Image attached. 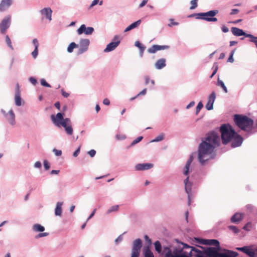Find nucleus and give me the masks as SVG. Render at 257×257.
I'll use <instances>...</instances> for the list:
<instances>
[{"mask_svg": "<svg viewBox=\"0 0 257 257\" xmlns=\"http://www.w3.org/2000/svg\"><path fill=\"white\" fill-rule=\"evenodd\" d=\"M155 66L158 69H162L166 66V59L164 58H162L156 61Z\"/></svg>", "mask_w": 257, "mask_h": 257, "instance_id": "nucleus-27", "label": "nucleus"}, {"mask_svg": "<svg viewBox=\"0 0 257 257\" xmlns=\"http://www.w3.org/2000/svg\"><path fill=\"white\" fill-rule=\"evenodd\" d=\"M239 12V10L238 9H234L231 10L230 13L231 15L237 14Z\"/></svg>", "mask_w": 257, "mask_h": 257, "instance_id": "nucleus-59", "label": "nucleus"}, {"mask_svg": "<svg viewBox=\"0 0 257 257\" xmlns=\"http://www.w3.org/2000/svg\"><path fill=\"white\" fill-rule=\"evenodd\" d=\"M29 81L33 85H36V83H37V80L35 78H34V77H30L29 78Z\"/></svg>", "mask_w": 257, "mask_h": 257, "instance_id": "nucleus-55", "label": "nucleus"}, {"mask_svg": "<svg viewBox=\"0 0 257 257\" xmlns=\"http://www.w3.org/2000/svg\"><path fill=\"white\" fill-rule=\"evenodd\" d=\"M143 138V137H141V136L138 137L136 140L133 141L131 145L133 146V145H135V144L139 143L140 141H141L142 140Z\"/></svg>", "mask_w": 257, "mask_h": 257, "instance_id": "nucleus-45", "label": "nucleus"}, {"mask_svg": "<svg viewBox=\"0 0 257 257\" xmlns=\"http://www.w3.org/2000/svg\"><path fill=\"white\" fill-rule=\"evenodd\" d=\"M181 250H174L173 253L168 247H165L163 250V253H165V257H190L189 255L183 253L179 254Z\"/></svg>", "mask_w": 257, "mask_h": 257, "instance_id": "nucleus-8", "label": "nucleus"}, {"mask_svg": "<svg viewBox=\"0 0 257 257\" xmlns=\"http://www.w3.org/2000/svg\"><path fill=\"white\" fill-rule=\"evenodd\" d=\"M41 84L42 85V86H45V87H51V85L48 83L46 80L44 79H42L41 80Z\"/></svg>", "mask_w": 257, "mask_h": 257, "instance_id": "nucleus-46", "label": "nucleus"}, {"mask_svg": "<svg viewBox=\"0 0 257 257\" xmlns=\"http://www.w3.org/2000/svg\"><path fill=\"white\" fill-rule=\"evenodd\" d=\"M62 203L61 202H57L55 210V214L57 216H61L62 213Z\"/></svg>", "mask_w": 257, "mask_h": 257, "instance_id": "nucleus-29", "label": "nucleus"}, {"mask_svg": "<svg viewBox=\"0 0 257 257\" xmlns=\"http://www.w3.org/2000/svg\"><path fill=\"white\" fill-rule=\"evenodd\" d=\"M38 48H35V50H34V51L32 53V56L34 58H36L38 55Z\"/></svg>", "mask_w": 257, "mask_h": 257, "instance_id": "nucleus-51", "label": "nucleus"}, {"mask_svg": "<svg viewBox=\"0 0 257 257\" xmlns=\"http://www.w3.org/2000/svg\"><path fill=\"white\" fill-rule=\"evenodd\" d=\"M203 105L201 102H199L196 108V113L198 114L200 111L201 109L203 107Z\"/></svg>", "mask_w": 257, "mask_h": 257, "instance_id": "nucleus-41", "label": "nucleus"}, {"mask_svg": "<svg viewBox=\"0 0 257 257\" xmlns=\"http://www.w3.org/2000/svg\"><path fill=\"white\" fill-rule=\"evenodd\" d=\"M6 117L9 123L12 125L15 124V115L13 110H10L6 115Z\"/></svg>", "mask_w": 257, "mask_h": 257, "instance_id": "nucleus-21", "label": "nucleus"}, {"mask_svg": "<svg viewBox=\"0 0 257 257\" xmlns=\"http://www.w3.org/2000/svg\"><path fill=\"white\" fill-rule=\"evenodd\" d=\"M33 44L35 46V48H38L39 47V43L38 40L36 39H34L33 40Z\"/></svg>", "mask_w": 257, "mask_h": 257, "instance_id": "nucleus-54", "label": "nucleus"}, {"mask_svg": "<svg viewBox=\"0 0 257 257\" xmlns=\"http://www.w3.org/2000/svg\"><path fill=\"white\" fill-rule=\"evenodd\" d=\"M140 254V251L132 250L131 257H139Z\"/></svg>", "mask_w": 257, "mask_h": 257, "instance_id": "nucleus-48", "label": "nucleus"}, {"mask_svg": "<svg viewBox=\"0 0 257 257\" xmlns=\"http://www.w3.org/2000/svg\"><path fill=\"white\" fill-rule=\"evenodd\" d=\"M170 21L171 23L168 24V26L170 27H171L173 26H176L178 25V23L174 22L173 19H170Z\"/></svg>", "mask_w": 257, "mask_h": 257, "instance_id": "nucleus-52", "label": "nucleus"}, {"mask_svg": "<svg viewBox=\"0 0 257 257\" xmlns=\"http://www.w3.org/2000/svg\"><path fill=\"white\" fill-rule=\"evenodd\" d=\"M197 1H198V0L191 1L190 4L191 5V6L190 8V10L194 9L197 7Z\"/></svg>", "mask_w": 257, "mask_h": 257, "instance_id": "nucleus-39", "label": "nucleus"}, {"mask_svg": "<svg viewBox=\"0 0 257 257\" xmlns=\"http://www.w3.org/2000/svg\"><path fill=\"white\" fill-rule=\"evenodd\" d=\"M53 151L55 153V155L57 156H60L62 154V152L61 150H58L56 149H54Z\"/></svg>", "mask_w": 257, "mask_h": 257, "instance_id": "nucleus-49", "label": "nucleus"}, {"mask_svg": "<svg viewBox=\"0 0 257 257\" xmlns=\"http://www.w3.org/2000/svg\"><path fill=\"white\" fill-rule=\"evenodd\" d=\"M13 0H2L0 3V11H6L13 4Z\"/></svg>", "mask_w": 257, "mask_h": 257, "instance_id": "nucleus-18", "label": "nucleus"}, {"mask_svg": "<svg viewBox=\"0 0 257 257\" xmlns=\"http://www.w3.org/2000/svg\"><path fill=\"white\" fill-rule=\"evenodd\" d=\"M221 30H222V32H223L224 33H227L229 31L228 28L225 26H223L221 27Z\"/></svg>", "mask_w": 257, "mask_h": 257, "instance_id": "nucleus-62", "label": "nucleus"}, {"mask_svg": "<svg viewBox=\"0 0 257 257\" xmlns=\"http://www.w3.org/2000/svg\"><path fill=\"white\" fill-rule=\"evenodd\" d=\"M228 228L232 230L234 233H237L239 232V229L235 226L230 225L228 226Z\"/></svg>", "mask_w": 257, "mask_h": 257, "instance_id": "nucleus-44", "label": "nucleus"}, {"mask_svg": "<svg viewBox=\"0 0 257 257\" xmlns=\"http://www.w3.org/2000/svg\"><path fill=\"white\" fill-rule=\"evenodd\" d=\"M33 229L36 231L42 232L44 231L45 228L39 224H36L33 225Z\"/></svg>", "mask_w": 257, "mask_h": 257, "instance_id": "nucleus-34", "label": "nucleus"}, {"mask_svg": "<svg viewBox=\"0 0 257 257\" xmlns=\"http://www.w3.org/2000/svg\"><path fill=\"white\" fill-rule=\"evenodd\" d=\"M142 246V241L141 239H137L133 242V246L132 250L140 251Z\"/></svg>", "mask_w": 257, "mask_h": 257, "instance_id": "nucleus-24", "label": "nucleus"}, {"mask_svg": "<svg viewBox=\"0 0 257 257\" xmlns=\"http://www.w3.org/2000/svg\"><path fill=\"white\" fill-rule=\"evenodd\" d=\"M184 183L185 186V191L188 194V205H189L190 204L191 201L192 184L190 182H189V177H187L184 180Z\"/></svg>", "mask_w": 257, "mask_h": 257, "instance_id": "nucleus-15", "label": "nucleus"}, {"mask_svg": "<svg viewBox=\"0 0 257 257\" xmlns=\"http://www.w3.org/2000/svg\"><path fill=\"white\" fill-rule=\"evenodd\" d=\"M216 98L215 92H212L208 98V102L205 105L206 108L208 110H212L213 107V103Z\"/></svg>", "mask_w": 257, "mask_h": 257, "instance_id": "nucleus-13", "label": "nucleus"}, {"mask_svg": "<svg viewBox=\"0 0 257 257\" xmlns=\"http://www.w3.org/2000/svg\"><path fill=\"white\" fill-rule=\"evenodd\" d=\"M169 48V46L167 45L160 46L158 45H154L148 49V52L149 53H155L158 51L167 49Z\"/></svg>", "mask_w": 257, "mask_h": 257, "instance_id": "nucleus-16", "label": "nucleus"}, {"mask_svg": "<svg viewBox=\"0 0 257 257\" xmlns=\"http://www.w3.org/2000/svg\"><path fill=\"white\" fill-rule=\"evenodd\" d=\"M141 23V21L140 20L133 23L124 30V32H128L133 29L137 28L140 25Z\"/></svg>", "mask_w": 257, "mask_h": 257, "instance_id": "nucleus-28", "label": "nucleus"}, {"mask_svg": "<svg viewBox=\"0 0 257 257\" xmlns=\"http://www.w3.org/2000/svg\"><path fill=\"white\" fill-rule=\"evenodd\" d=\"M48 235V233H47V232H44V233H39V234H38L37 236H36V238H39V237H44V236H46Z\"/></svg>", "mask_w": 257, "mask_h": 257, "instance_id": "nucleus-56", "label": "nucleus"}, {"mask_svg": "<svg viewBox=\"0 0 257 257\" xmlns=\"http://www.w3.org/2000/svg\"><path fill=\"white\" fill-rule=\"evenodd\" d=\"M116 138L117 140H123L125 138V136L124 135H117L116 136Z\"/></svg>", "mask_w": 257, "mask_h": 257, "instance_id": "nucleus-61", "label": "nucleus"}, {"mask_svg": "<svg viewBox=\"0 0 257 257\" xmlns=\"http://www.w3.org/2000/svg\"><path fill=\"white\" fill-rule=\"evenodd\" d=\"M6 42L7 43V44L8 45V47L11 49V50H13L14 48H13V47L12 45V42H11V40L10 38V37H9V36L7 35L6 36Z\"/></svg>", "mask_w": 257, "mask_h": 257, "instance_id": "nucleus-37", "label": "nucleus"}, {"mask_svg": "<svg viewBox=\"0 0 257 257\" xmlns=\"http://www.w3.org/2000/svg\"><path fill=\"white\" fill-rule=\"evenodd\" d=\"M78 45L75 44L74 42H72L70 44L67 48V51L69 53H71L73 52V49L76 48L78 47Z\"/></svg>", "mask_w": 257, "mask_h": 257, "instance_id": "nucleus-33", "label": "nucleus"}, {"mask_svg": "<svg viewBox=\"0 0 257 257\" xmlns=\"http://www.w3.org/2000/svg\"><path fill=\"white\" fill-rule=\"evenodd\" d=\"M231 31L232 34L236 36H244L245 37H246V35H248V34L244 32L242 30L236 27H232L231 29Z\"/></svg>", "mask_w": 257, "mask_h": 257, "instance_id": "nucleus-20", "label": "nucleus"}, {"mask_svg": "<svg viewBox=\"0 0 257 257\" xmlns=\"http://www.w3.org/2000/svg\"><path fill=\"white\" fill-rule=\"evenodd\" d=\"M243 213H236L231 217V221L233 223L238 222L243 219Z\"/></svg>", "mask_w": 257, "mask_h": 257, "instance_id": "nucleus-23", "label": "nucleus"}, {"mask_svg": "<svg viewBox=\"0 0 257 257\" xmlns=\"http://www.w3.org/2000/svg\"><path fill=\"white\" fill-rule=\"evenodd\" d=\"M62 94L64 97H68L69 96V93L65 92L63 89L61 90Z\"/></svg>", "mask_w": 257, "mask_h": 257, "instance_id": "nucleus-60", "label": "nucleus"}, {"mask_svg": "<svg viewBox=\"0 0 257 257\" xmlns=\"http://www.w3.org/2000/svg\"><path fill=\"white\" fill-rule=\"evenodd\" d=\"M219 145V135L214 132L208 133L205 140L200 144L198 147V160L202 165L209 159V156Z\"/></svg>", "mask_w": 257, "mask_h": 257, "instance_id": "nucleus-1", "label": "nucleus"}, {"mask_svg": "<svg viewBox=\"0 0 257 257\" xmlns=\"http://www.w3.org/2000/svg\"><path fill=\"white\" fill-rule=\"evenodd\" d=\"M246 210L249 212H251L253 210V206L251 204H247L245 206Z\"/></svg>", "mask_w": 257, "mask_h": 257, "instance_id": "nucleus-47", "label": "nucleus"}, {"mask_svg": "<svg viewBox=\"0 0 257 257\" xmlns=\"http://www.w3.org/2000/svg\"><path fill=\"white\" fill-rule=\"evenodd\" d=\"M119 206L117 205L111 206L107 211V213H110L112 212L117 211L118 210Z\"/></svg>", "mask_w": 257, "mask_h": 257, "instance_id": "nucleus-38", "label": "nucleus"}, {"mask_svg": "<svg viewBox=\"0 0 257 257\" xmlns=\"http://www.w3.org/2000/svg\"><path fill=\"white\" fill-rule=\"evenodd\" d=\"M219 11L217 10L209 11L206 13H197L189 16V17L196 16V19H200L207 22H217V19L215 18Z\"/></svg>", "mask_w": 257, "mask_h": 257, "instance_id": "nucleus-5", "label": "nucleus"}, {"mask_svg": "<svg viewBox=\"0 0 257 257\" xmlns=\"http://www.w3.org/2000/svg\"><path fill=\"white\" fill-rule=\"evenodd\" d=\"M88 154L91 157H93L96 154V151L94 150H91L88 152Z\"/></svg>", "mask_w": 257, "mask_h": 257, "instance_id": "nucleus-53", "label": "nucleus"}, {"mask_svg": "<svg viewBox=\"0 0 257 257\" xmlns=\"http://www.w3.org/2000/svg\"><path fill=\"white\" fill-rule=\"evenodd\" d=\"M193 157L192 155H191L190 156L189 158L188 159V160H187L186 164L185 165V166L184 171L183 173L185 176L188 175V174L189 172L190 166L191 163L193 161Z\"/></svg>", "mask_w": 257, "mask_h": 257, "instance_id": "nucleus-25", "label": "nucleus"}, {"mask_svg": "<svg viewBox=\"0 0 257 257\" xmlns=\"http://www.w3.org/2000/svg\"><path fill=\"white\" fill-rule=\"evenodd\" d=\"M217 85L221 87L225 93H227V89L222 81L218 79Z\"/></svg>", "mask_w": 257, "mask_h": 257, "instance_id": "nucleus-35", "label": "nucleus"}, {"mask_svg": "<svg viewBox=\"0 0 257 257\" xmlns=\"http://www.w3.org/2000/svg\"><path fill=\"white\" fill-rule=\"evenodd\" d=\"M120 41L118 36H115L113 41L109 43L106 48L104 50V52H109L114 50L120 44Z\"/></svg>", "mask_w": 257, "mask_h": 257, "instance_id": "nucleus-11", "label": "nucleus"}, {"mask_svg": "<svg viewBox=\"0 0 257 257\" xmlns=\"http://www.w3.org/2000/svg\"><path fill=\"white\" fill-rule=\"evenodd\" d=\"M155 247L156 250L158 252L160 253L162 251V246L159 241H156L155 243Z\"/></svg>", "mask_w": 257, "mask_h": 257, "instance_id": "nucleus-36", "label": "nucleus"}, {"mask_svg": "<svg viewBox=\"0 0 257 257\" xmlns=\"http://www.w3.org/2000/svg\"><path fill=\"white\" fill-rule=\"evenodd\" d=\"M80 147H79L73 153V156L75 157H76L80 153Z\"/></svg>", "mask_w": 257, "mask_h": 257, "instance_id": "nucleus-57", "label": "nucleus"}, {"mask_svg": "<svg viewBox=\"0 0 257 257\" xmlns=\"http://www.w3.org/2000/svg\"><path fill=\"white\" fill-rule=\"evenodd\" d=\"M184 247L190 248V246H188L186 244H184ZM201 250H200L195 247H191V250L189 252V254L191 253L193 254L197 257H206V247L200 246ZM190 257V255L189 256Z\"/></svg>", "mask_w": 257, "mask_h": 257, "instance_id": "nucleus-7", "label": "nucleus"}, {"mask_svg": "<svg viewBox=\"0 0 257 257\" xmlns=\"http://www.w3.org/2000/svg\"><path fill=\"white\" fill-rule=\"evenodd\" d=\"M153 165L151 163L139 164L136 165V168L137 170H145L152 168Z\"/></svg>", "mask_w": 257, "mask_h": 257, "instance_id": "nucleus-22", "label": "nucleus"}, {"mask_svg": "<svg viewBox=\"0 0 257 257\" xmlns=\"http://www.w3.org/2000/svg\"><path fill=\"white\" fill-rule=\"evenodd\" d=\"M135 46L139 48L140 51V56L142 57L143 55L144 51L146 49V47L142 45L141 43L139 41H136L135 42Z\"/></svg>", "mask_w": 257, "mask_h": 257, "instance_id": "nucleus-31", "label": "nucleus"}, {"mask_svg": "<svg viewBox=\"0 0 257 257\" xmlns=\"http://www.w3.org/2000/svg\"><path fill=\"white\" fill-rule=\"evenodd\" d=\"M234 121L236 125L243 131L249 132L252 128L253 121L247 116L235 114Z\"/></svg>", "mask_w": 257, "mask_h": 257, "instance_id": "nucleus-4", "label": "nucleus"}, {"mask_svg": "<svg viewBox=\"0 0 257 257\" xmlns=\"http://www.w3.org/2000/svg\"><path fill=\"white\" fill-rule=\"evenodd\" d=\"M206 257H219L220 246L206 247Z\"/></svg>", "mask_w": 257, "mask_h": 257, "instance_id": "nucleus-9", "label": "nucleus"}, {"mask_svg": "<svg viewBox=\"0 0 257 257\" xmlns=\"http://www.w3.org/2000/svg\"><path fill=\"white\" fill-rule=\"evenodd\" d=\"M41 12L42 15L45 16L49 21L51 20L52 11L50 8H44L41 10Z\"/></svg>", "mask_w": 257, "mask_h": 257, "instance_id": "nucleus-26", "label": "nucleus"}, {"mask_svg": "<svg viewBox=\"0 0 257 257\" xmlns=\"http://www.w3.org/2000/svg\"><path fill=\"white\" fill-rule=\"evenodd\" d=\"M238 253L237 252L228 249H224L220 252L219 257H236Z\"/></svg>", "mask_w": 257, "mask_h": 257, "instance_id": "nucleus-17", "label": "nucleus"}, {"mask_svg": "<svg viewBox=\"0 0 257 257\" xmlns=\"http://www.w3.org/2000/svg\"><path fill=\"white\" fill-rule=\"evenodd\" d=\"M222 142L223 144H227L232 141L231 146L235 148L241 145L242 138L238 135L231 125L229 124H222L220 127Z\"/></svg>", "mask_w": 257, "mask_h": 257, "instance_id": "nucleus-2", "label": "nucleus"}, {"mask_svg": "<svg viewBox=\"0 0 257 257\" xmlns=\"http://www.w3.org/2000/svg\"><path fill=\"white\" fill-rule=\"evenodd\" d=\"M103 103L105 105H108L110 104V101H109V99H108L107 98H105L103 100Z\"/></svg>", "mask_w": 257, "mask_h": 257, "instance_id": "nucleus-63", "label": "nucleus"}, {"mask_svg": "<svg viewBox=\"0 0 257 257\" xmlns=\"http://www.w3.org/2000/svg\"><path fill=\"white\" fill-rule=\"evenodd\" d=\"M146 92H147V89L146 88H145L142 91H141L136 97H132L130 100L131 101L133 100L134 99H135L137 97H138V96L139 95H145L146 93Z\"/></svg>", "mask_w": 257, "mask_h": 257, "instance_id": "nucleus-43", "label": "nucleus"}, {"mask_svg": "<svg viewBox=\"0 0 257 257\" xmlns=\"http://www.w3.org/2000/svg\"><path fill=\"white\" fill-rule=\"evenodd\" d=\"M94 31V29L92 27L86 28L85 25H82L77 30V33L79 35L82 33H85L86 35H91Z\"/></svg>", "mask_w": 257, "mask_h": 257, "instance_id": "nucleus-12", "label": "nucleus"}, {"mask_svg": "<svg viewBox=\"0 0 257 257\" xmlns=\"http://www.w3.org/2000/svg\"><path fill=\"white\" fill-rule=\"evenodd\" d=\"M11 21V17L10 16H7L2 20L0 23V32L2 34H6L7 30L10 27Z\"/></svg>", "mask_w": 257, "mask_h": 257, "instance_id": "nucleus-10", "label": "nucleus"}, {"mask_svg": "<svg viewBox=\"0 0 257 257\" xmlns=\"http://www.w3.org/2000/svg\"><path fill=\"white\" fill-rule=\"evenodd\" d=\"M164 138V135L163 134H162L158 136H157L154 140H153L152 142H159L161 141H162Z\"/></svg>", "mask_w": 257, "mask_h": 257, "instance_id": "nucleus-40", "label": "nucleus"}, {"mask_svg": "<svg viewBox=\"0 0 257 257\" xmlns=\"http://www.w3.org/2000/svg\"><path fill=\"white\" fill-rule=\"evenodd\" d=\"M145 257H154L153 252L151 251L149 246L146 247L144 249Z\"/></svg>", "mask_w": 257, "mask_h": 257, "instance_id": "nucleus-32", "label": "nucleus"}, {"mask_svg": "<svg viewBox=\"0 0 257 257\" xmlns=\"http://www.w3.org/2000/svg\"><path fill=\"white\" fill-rule=\"evenodd\" d=\"M148 0H143L142 2L140 4L139 8H141L145 6L148 3Z\"/></svg>", "mask_w": 257, "mask_h": 257, "instance_id": "nucleus-58", "label": "nucleus"}, {"mask_svg": "<svg viewBox=\"0 0 257 257\" xmlns=\"http://www.w3.org/2000/svg\"><path fill=\"white\" fill-rule=\"evenodd\" d=\"M15 101L16 105L21 106L22 105V99L21 97V94H20L19 92H18L17 93H15Z\"/></svg>", "mask_w": 257, "mask_h": 257, "instance_id": "nucleus-30", "label": "nucleus"}, {"mask_svg": "<svg viewBox=\"0 0 257 257\" xmlns=\"http://www.w3.org/2000/svg\"><path fill=\"white\" fill-rule=\"evenodd\" d=\"M44 166L46 170H48L50 168V165L49 162L47 160L44 161Z\"/></svg>", "mask_w": 257, "mask_h": 257, "instance_id": "nucleus-50", "label": "nucleus"}, {"mask_svg": "<svg viewBox=\"0 0 257 257\" xmlns=\"http://www.w3.org/2000/svg\"><path fill=\"white\" fill-rule=\"evenodd\" d=\"M89 45V40L88 39H82L79 43V53H83L87 50Z\"/></svg>", "mask_w": 257, "mask_h": 257, "instance_id": "nucleus-14", "label": "nucleus"}, {"mask_svg": "<svg viewBox=\"0 0 257 257\" xmlns=\"http://www.w3.org/2000/svg\"><path fill=\"white\" fill-rule=\"evenodd\" d=\"M236 249L243 252L249 257H257V245H252L237 247Z\"/></svg>", "mask_w": 257, "mask_h": 257, "instance_id": "nucleus-6", "label": "nucleus"}, {"mask_svg": "<svg viewBox=\"0 0 257 257\" xmlns=\"http://www.w3.org/2000/svg\"><path fill=\"white\" fill-rule=\"evenodd\" d=\"M34 166L36 168H40L41 167V162H39V161L36 162L35 163V164H34Z\"/></svg>", "mask_w": 257, "mask_h": 257, "instance_id": "nucleus-64", "label": "nucleus"}, {"mask_svg": "<svg viewBox=\"0 0 257 257\" xmlns=\"http://www.w3.org/2000/svg\"><path fill=\"white\" fill-rule=\"evenodd\" d=\"M234 52H235V50H233V51H231V54L227 60V62H230V63L233 62L234 59L233 58V56Z\"/></svg>", "mask_w": 257, "mask_h": 257, "instance_id": "nucleus-42", "label": "nucleus"}, {"mask_svg": "<svg viewBox=\"0 0 257 257\" xmlns=\"http://www.w3.org/2000/svg\"><path fill=\"white\" fill-rule=\"evenodd\" d=\"M63 113L59 112L56 115H51V118L55 125L58 127L63 126L66 133L69 135L73 134V128L71 122L69 118H64Z\"/></svg>", "mask_w": 257, "mask_h": 257, "instance_id": "nucleus-3", "label": "nucleus"}, {"mask_svg": "<svg viewBox=\"0 0 257 257\" xmlns=\"http://www.w3.org/2000/svg\"><path fill=\"white\" fill-rule=\"evenodd\" d=\"M199 242L203 244L213 245L216 247L219 246V242L216 239H201Z\"/></svg>", "mask_w": 257, "mask_h": 257, "instance_id": "nucleus-19", "label": "nucleus"}]
</instances>
